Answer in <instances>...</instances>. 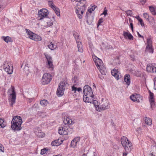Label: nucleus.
<instances>
[{"mask_svg": "<svg viewBox=\"0 0 156 156\" xmlns=\"http://www.w3.org/2000/svg\"><path fill=\"white\" fill-rule=\"evenodd\" d=\"M86 0H71L73 4L76 5V12L78 17L81 19L82 18L84 12L86 10Z\"/></svg>", "mask_w": 156, "mask_h": 156, "instance_id": "f257e3e1", "label": "nucleus"}, {"mask_svg": "<svg viewBox=\"0 0 156 156\" xmlns=\"http://www.w3.org/2000/svg\"><path fill=\"white\" fill-rule=\"evenodd\" d=\"M83 92L84 95L83 100L84 101L86 102H90L91 103L93 102L94 104L96 102H97L96 101L93 100L94 95L93 94L91 87L88 85H86L84 86Z\"/></svg>", "mask_w": 156, "mask_h": 156, "instance_id": "f03ea898", "label": "nucleus"}, {"mask_svg": "<svg viewBox=\"0 0 156 156\" xmlns=\"http://www.w3.org/2000/svg\"><path fill=\"white\" fill-rule=\"evenodd\" d=\"M121 143L126 152H129L132 149V143L125 136H123L121 139Z\"/></svg>", "mask_w": 156, "mask_h": 156, "instance_id": "7ed1b4c3", "label": "nucleus"}, {"mask_svg": "<svg viewBox=\"0 0 156 156\" xmlns=\"http://www.w3.org/2000/svg\"><path fill=\"white\" fill-rule=\"evenodd\" d=\"M11 89H9L8 91V93L10 94V97H11L10 99L11 103L10 105L12 107L13 104L15 103V101L16 98V93L15 91V88L14 87L12 86ZM9 100H10L9 99Z\"/></svg>", "mask_w": 156, "mask_h": 156, "instance_id": "20e7f679", "label": "nucleus"}, {"mask_svg": "<svg viewBox=\"0 0 156 156\" xmlns=\"http://www.w3.org/2000/svg\"><path fill=\"white\" fill-rule=\"evenodd\" d=\"M25 30L28 37L31 39L35 41H40L41 40V38L40 36L33 33L29 29H26Z\"/></svg>", "mask_w": 156, "mask_h": 156, "instance_id": "39448f33", "label": "nucleus"}, {"mask_svg": "<svg viewBox=\"0 0 156 156\" xmlns=\"http://www.w3.org/2000/svg\"><path fill=\"white\" fill-rule=\"evenodd\" d=\"M66 85L64 82H61L57 89L56 94L59 96H62L64 94Z\"/></svg>", "mask_w": 156, "mask_h": 156, "instance_id": "423d86ee", "label": "nucleus"}, {"mask_svg": "<svg viewBox=\"0 0 156 156\" xmlns=\"http://www.w3.org/2000/svg\"><path fill=\"white\" fill-rule=\"evenodd\" d=\"M52 79V76L49 73L44 74L42 77V83L43 85L49 83Z\"/></svg>", "mask_w": 156, "mask_h": 156, "instance_id": "0eeeda50", "label": "nucleus"}, {"mask_svg": "<svg viewBox=\"0 0 156 156\" xmlns=\"http://www.w3.org/2000/svg\"><path fill=\"white\" fill-rule=\"evenodd\" d=\"M49 12L47 9H42L38 12V18L39 20H41L45 17H46L48 14Z\"/></svg>", "mask_w": 156, "mask_h": 156, "instance_id": "6e6552de", "label": "nucleus"}, {"mask_svg": "<svg viewBox=\"0 0 156 156\" xmlns=\"http://www.w3.org/2000/svg\"><path fill=\"white\" fill-rule=\"evenodd\" d=\"M130 99L133 101L136 102H140L142 101L143 97L139 94H135L130 97Z\"/></svg>", "mask_w": 156, "mask_h": 156, "instance_id": "1a4fd4ad", "label": "nucleus"}, {"mask_svg": "<svg viewBox=\"0 0 156 156\" xmlns=\"http://www.w3.org/2000/svg\"><path fill=\"white\" fill-rule=\"evenodd\" d=\"M96 7L97 6L95 5L92 6V7H91L90 9H88V12H86V19H87V22L88 23H91L93 21V17L91 16H89V17H88L87 14L88 13V12L90 13H91L92 11L94 10Z\"/></svg>", "mask_w": 156, "mask_h": 156, "instance_id": "9d476101", "label": "nucleus"}, {"mask_svg": "<svg viewBox=\"0 0 156 156\" xmlns=\"http://www.w3.org/2000/svg\"><path fill=\"white\" fill-rule=\"evenodd\" d=\"M45 57L48 62L47 66L48 68L51 69H53L54 66L52 64V60L51 57L48 55H45Z\"/></svg>", "mask_w": 156, "mask_h": 156, "instance_id": "9b49d317", "label": "nucleus"}, {"mask_svg": "<svg viewBox=\"0 0 156 156\" xmlns=\"http://www.w3.org/2000/svg\"><path fill=\"white\" fill-rule=\"evenodd\" d=\"M11 122L18 123V124H22L23 121L21 117L19 116H15L13 117Z\"/></svg>", "mask_w": 156, "mask_h": 156, "instance_id": "f8f14e48", "label": "nucleus"}, {"mask_svg": "<svg viewBox=\"0 0 156 156\" xmlns=\"http://www.w3.org/2000/svg\"><path fill=\"white\" fill-rule=\"evenodd\" d=\"M58 133L61 135H66L69 134L68 129L66 127H60L58 130Z\"/></svg>", "mask_w": 156, "mask_h": 156, "instance_id": "ddd939ff", "label": "nucleus"}, {"mask_svg": "<svg viewBox=\"0 0 156 156\" xmlns=\"http://www.w3.org/2000/svg\"><path fill=\"white\" fill-rule=\"evenodd\" d=\"M6 62H4L3 66L4 70L8 74H12L13 71V68L10 69V67L8 65L6 67Z\"/></svg>", "mask_w": 156, "mask_h": 156, "instance_id": "4468645a", "label": "nucleus"}, {"mask_svg": "<svg viewBox=\"0 0 156 156\" xmlns=\"http://www.w3.org/2000/svg\"><path fill=\"white\" fill-rule=\"evenodd\" d=\"M11 128L12 129L14 130L19 131L21 129V124H18V123L11 122Z\"/></svg>", "mask_w": 156, "mask_h": 156, "instance_id": "2eb2a0df", "label": "nucleus"}, {"mask_svg": "<svg viewBox=\"0 0 156 156\" xmlns=\"http://www.w3.org/2000/svg\"><path fill=\"white\" fill-rule=\"evenodd\" d=\"M80 141L79 137H76L74 138L71 141L70 146L71 147L74 148L77 145V143Z\"/></svg>", "mask_w": 156, "mask_h": 156, "instance_id": "dca6fc26", "label": "nucleus"}, {"mask_svg": "<svg viewBox=\"0 0 156 156\" xmlns=\"http://www.w3.org/2000/svg\"><path fill=\"white\" fill-rule=\"evenodd\" d=\"M155 64H149L147 66V71L154 73Z\"/></svg>", "mask_w": 156, "mask_h": 156, "instance_id": "f3484780", "label": "nucleus"}, {"mask_svg": "<svg viewBox=\"0 0 156 156\" xmlns=\"http://www.w3.org/2000/svg\"><path fill=\"white\" fill-rule=\"evenodd\" d=\"M124 38L126 39L129 40H133V37L132 34L129 33L124 31L123 34Z\"/></svg>", "mask_w": 156, "mask_h": 156, "instance_id": "a211bd4d", "label": "nucleus"}, {"mask_svg": "<svg viewBox=\"0 0 156 156\" xmlns=\"http://www.w3.org/2000/svg\"><path fill=\"white\" fill-rule=\"evenodd\" d=\"M124 81L126 82V83L128 86L130 85V76L129 74H127L124 76Z\"/></svg>", "mask_w": 156, "mask_h": 156, "instance_id": "6ab92c4d", "label": "nucleus"}, {"mask_svg": "<svg viewBox=\"0 0 156 156\" xmlns=\"http://www.w3.org/2000/svg\"><path fill=\"white\" fill-rule=\"evenodd\" d=\"M108 103L106 102L105 103H103L99 107V110H103L105 109H108L109 107L108 105Z\"/></svg>", "mask_w": 156, "mask_h": 156, "instance_id": "aec40b11", "label": "nucleus"}, {"mask_svg": "<svg viewBox=\"0 0 156 156\" xmlns=\"http://www.w3.org/2000/svg\"><path fill=\"white\" fill-rule=\"evenodd\" d=\"M97 59H96V60H94V61L95 62V65L97 66V67H100L102 65H103L102 63V61L99 58L96 57Z\"/></svg>", "mask_w": 156, "mask_h": 156, "instance_id": "412c9836", "label": "nucleus"}, {"mask_svg": "<svg viewBox=\"0 0 156 156\" xmlns=\"http://www.w3.org/2000/svg\"><path fill=\"white\" fill-rule=\"evenodd\" d=\"M118 72L116 69H114L111 71V74L112 75L114 76L115 79L118 80L119 79V75L118 74Z\"/></svg>", "mask_w": 156, "mask_h": 156, "instance_id": "4be33fe9", "label": "nucleus"}, {"mask_svg": "<svg viewBox=\"0 0 156 156\" xmlns=\"http://www.w3.org/2000/svg\"><path fill=\"white\" fill-rule=\"evenodd\" d=\"M98 68L99 69L100 72L102 74L104 75L106 74V70L103 65H102L101 67H98Z\"/></svg>", "mask_w": 156, "mask_h": 156, "instance_id": "5701e85b", "label": "nucleus"}, {"mask_svg": "<svg viewBox=\"0 0 156 156\" xmlns=\"http://www.w3.org/2000/svg\"><path fill=\"white\" fill-rule=\"evenodd\" d=\"M6 5V3L4 0H0V11H1Z\"/></svg>", "mask_w": 156, "mask_h": 156, "instance_id": "b1692460", "label": "nucleus"}, {"mask_svg": "<svg viewBox=\"0 0 156 156\" xmlns=\"http://www.w3.org/2000/svg\"><path fill=\"white\" fill-rule=\"evenodd\" d=\"M63 122L66 125H69L72 123V120L68 117H66V118H64V119L63 120Z\"/></svg>", "mask_w": 156, "mask_h": 156, "instance_id": "393cba45", "label": "nucleus"}, {"mask_svg": "<svg viewBox=\"0 0 156 156\" xmlns=\"http://www.w3.org/2000/svg\"><path fill=\"white\" fill-rule=\"evenodd\" d=\"M2 38L3 40H4L5 42L7 43H8L9 42H13L12 39L11 37L9 36H3L2 37Z\"/></svg>", "mask_w": 156, "mask_h": 156, "instance_id": "a878e982", "label": "nucleus"}, {"mask_svg": "<svg viewBox=\"0 0 156 156\" xmlns=\"http://www.w3.org/2000/svg\"><path fill=\"white\" fill-rule=\"evenodd\" d=\"M21 67H23L24 69L28 70V64L27 61H24L21 65Z\"/></svg>", "mask_w": 156, "mask_h": 156, "instance_id": "bb28decb", "label": "nucleus"}, {"mask_svg": "<svg viewBox=\"0 0 156 156\" xmlns=\"http://www.w3.org/2000/svg\"><path fill=\"white\" fill-rule=\"evenodd\" d=\"M149 8L152 14L153 15H155L156 14V8H155L152 6H149Z\"/></svg>", "mask_w": 156, "mask_h": 156, "instance_id": "cd10ccee", "label": "nucleus"}, {"mask_svg": "<svg viewBox=\"0 0 156 156\" xmlns=\"http://www.w3.org/2000/svg\"><path fill=\"white\" fill-rule=\"evenodd\" d=\"M75 85H74L72 87V90L74 91L75 93H76V91L77 90L78 92L82 91V89L81 87H78L77 88L75 86Z\"/></svg>", "mask_w": 156, "mask_h": 156, "instance_id": "c85d7f7f", "label": "nucleus"}, {"mask_svg": "<svg viewBox=\"0 0 156 156\" xmlns=\"http://www.w3.org/2000/svg\"><path fill=\"white\" fill-rule=\"evenodd\" d=\"M145 121V123L148 125L150 126L152 123V120L150 118L146 117Z\"/></svg>", "mask_w": 156, "mask_h": 156, "instance_id": "c756f323", "label": "nucleus"}, {"mask_svg": "<svg viewBox=\"0 0 156 156\" xmlns=\"http://www.w3.org/2000/svg\"><path fill=\"white\" fill-rule=\"evenodd\" d=\"M59 140H55L53 141L51 143V145L54 146H59L61 144L58 141Z\"/></svg>", "mask_w": 156, "mask_h": 156, "instance_id": "7c9ffc66", "label": "nucleus"}, {"mask_svg": "<svg viewBox=\"0 0 156 156\" xmlns=\"http://www.w3.org/2000/svg\"><path fill=\"white\" fill-rule=\"evenodd\" d=\"M146 50L150 53H153L154 50L152 48V46H147Z\"/></svg>", "mask_w": 156, "mask_h": 156, "instance_id": "2f4dec72", "label": "nucleus"}, {"mask_svg": "<svg viewBox=\"0 0 156 156\" xmlns=\"http://www.w3.org/2000/svg\"><path fill=\"white\" fill-rule=\"evenodd\" d=\"M5 126V122L4 120L0 118V128H2Z\"/></svg>", "mask_w": 156, "mask_h": 156, "instance_id": "473e14b6", "label": "nucleus"}, {"mask_svg": "<svg viewBox=\"0 0 156 156\" xmlns=\"http://www.w3.org/2000/svg\"><path fill=\"white\" fill-rule=\"evenodd\" d=\"M40 104L43 106H46L48 104V101L45 100H43L41 101L40 102Z\"/></svg>", "mask_w": 156, "mask_h": 156, "instance_id": "72a5a7b5", "label": "nucleus"}, {"mask_svg": "<svg viewBox=\"0 0 156 156\" xmlns=\"http://www.w3.org/2000/svg\"><path fill=\"white\" fill-rule=\"evenodd\" d=\"M149 101L151 104V107L152 108L154 106L155 104L154 98H149Z\"/></svg>", "mask_w": 156, "mask_h": 156, "instance_id": "f704fd0d", "label": "nucleus"}, {"mask_svg": "<svg viewBox=\"0 0 156 156\" xmlns=\"http://www.w3.org/2000/svg\"><path fill=\"white\" fill-rule=\"evenodd\" d=\"M54 11L55 12L56 14L57 15V16H60V10L58 8H57L56 7H55L54 9H53Z\"/></svg>", "mask_w": 156, "mask_h": 156, "instance_id": "c9c22d12", "label": "nucleus"}, {"mask_svg": "<svg viewBox=\"0 0 156 156\" xmlns=\"http://www.w3.org/2000/svg\"><path fill=\"white\" fill-rule=\"evenodd\" d=\"M48 47L51 50L55 49L56 47V45L52 44L51 42L48 45Z\"/></svg>", "mask_w": 156, "mask_h": 156, "instance_id": "e433bc0d", "label": "nucleus"}, {"mask_svg": "<svg viewBox=\"0 0 156 156\" xmlns=\"http://www.w3.org/2000/svg\"><path fill=\"white\" fill-rule=\"evenodd\" d=\"M78 51L80 52H83V49L82 48V46L81 44H78L77 45Z\"/></svg>", "mask_w": 156, "mask_h": 156, "instance_id": "4c0bfd02", "label": "nucleus"}, {"mask_svg": "<svg viewBox=\"0 0 156 156\" xmlns=\"http://www.w3.org/2000/svg\"><path fill=\"white\" fill-rule=\"evenodd\" d=\"M47 19H48L47 21H48L47 22V26L48 27H50V26H52L53 23V22H52V21L49 18H48L47 17Z\"/></svg>", "mask_w": 156, "mask_h": 156, "instance_id": "58836bf2", "label": "nucleus"}, {"mask_svg": "<svg viewBox=\"0 0 156 156\" xmlns=\"http://www.w3.org/2000/svg\"><path fill=\"white\" fill-rule=\"evenodd\" d=\"M150 20H151V21L149 20V21L150 24L152 25H154L155 24V21L154 18L153 17L150 16Z\"/></svg>", "mask_w": 156, "mask_h": 156, "instance_id": "ea45409f", "label": "nucleus"}, {"mask_svg": "<svg viewBox=\"0 0 156 156\" xmlns=\"http://www.w3.org/2000/svg\"><path fill=\"white\" fill-rule=\"evenodd\" d=\"M48 4L49 6L52 9H54L56 7L54 5V4L52 1H49L48 2Z\"/></svg>", "mask_w": 156, "mask_h": 156, "instance_id": "a19ab883", "label": "nucleus"}, {"mask_svg": "<svg viewBox=\"0 0 156 156\" xmlns=\"http://www.w3.org/2000/svg\"><path fill=\"white\" fill-rule=\"evenodd\" d=\"M48 150V149L46 148H44V149L41 150V154L42 155H43L46 153Z\"/></svg>", "mask_w": 156, "mask_h": 156, "instance_id": "79ce46f5", "label": "nucleus"}, {"mask_svg": "<svg viewBox=\"0 0 156 156\" xmlns=\"http://www.w3.org/2000/svg\"><path fill=\"white\" fill-rule=\"evenodd\" d=\"M143 15L144 17L147 19V20L148 21H149L150 17L146 13H145L143 14Z\"/></svg>", "mask_w": 156, "mask_h": 156, "instance_id": "37998d69", "label": "nucleus"}, {"mask_svg": "<svg viewBox=\"0 0 156 156\" xmlns=\"http://www.w3.org/2000/svg\"><path fill=\"white\" fill-rule=\"evenodd\" d=\"M147 46H152V42L151 38H148L147 39Z\"/></svg>", "mask_w": 156, "mask_h": 156, "instance_id": "c03bdc74", "label": "nucleus"}, {"mask_svg": "<svg viewBox=\"0 0 156 156\" xmlns=\"http://www.w3.org/2000/svg\"><path fill=\"white\" fill-rule=\"evenodd\" d=\"M126 12L128 16H131L132 14V11L130 10H128Z\"/></svg>", "mask_w": 156, "mask_h": 156, "instance_id": "a18cd8bd", "label": "nucleus"}, {"mask_svg": "<svg viewBox=\"0 0 156 156\" xmlns=\"http://www.w3.org/2000/svg\"><path fill=\"white\" fill-rule=\"evenodd\" d=\"M73 34L75 37V39H76V38H78V39L79 37V35L77 33L75 32H74Z\"/></svg>", "mask_w": 156, "mask_h": 156, "instance_id": "49530a36", "label": "nucleus"}, {"mask_svg": "<svg viewBox=\"0 0 156 156\" xmlns=\"http://www.w3.org/2000/svg\"><path fill=\"white\" fill-rule=\"evenodd\" d=\"M44 133L41 131L40 132H39L38 133V134H37L38 136H41L42 137H43L44 136Z\"/></svg>", "mask_w": 156, "mask_h": 156, "instance_id": "de8ad7c7", "label": "nucleus"}, {"mask_svg": "<svg viewBox=\"0 0 156 156\" xmlns=\"http://www.w3.org/2000/svg\"><path fill=\"white\" fill-rule=\"evenodd\" d=\"M129 22L130 23V27L131 29V30L132 31H133V24L132 23V20L130 18H129Z\"/></svg>", "mask_w": 156, "mask_h": 156, "instance_id": "09e8293b", "label": "nucleus"}, {"mask_svg": "<svg viewBox=\"0 0 156 156\" xmlns=\"http://www.w3.org/2000/svg\"><path fill=\"white\" fill-rule=\"evenodd\" d=\"M103 19L102 18H101L99 19L98 21V23L97 24L98 27L101 25V24L102 23Z\"/></svg>", "mask_w": 156, "mask_h": 156, "instance_id": "8fccbe9b", "label": "nucleus"}, {"mask_svg": "<svg viewBox=\"0 0 156 156\" xmlns=\"http://www.w3.org/2000/svg\"><path fill=\"white\" fill-rule=\"evenodd\" d=\"M105 9L104 10V11L101 14V15H105V16H106L107 14V9H105Z\"/></svg>", "mask_w": 156, "mask_h": 156, "instance_id": "3c124183", "label": "nucleus"}, {"mask_svg": "<svg viewBox=\"0 0 156 156\" xmlns=\"http://www.w3.org/2000/svg\"><path fill=\"white\" fill-rule=\"evenodd\" d=\"M130 57L131 60L133 61H134L136 60L135 56L134 55H130Z\"/></svg>", "mask_w": 156, "mask_h": 156, "instance_id": "603ef678", "label": "nucleus"}, {"mask_svg": "<svg viewBox=\"0 0 156 156\" xmlns=\"http://www.w3.org/2000/svg\"><path fill=\"white\" fill-rule=\"evenodd\" d=\"M139 21L140 22V24L142 26H144V23L142 19H139Z\"/></svg>", "mask_w": 156, "mask_h": 156, "instance_id": "864d4df0", "label": "nucleus"}, {"mask_svg": "<svg viewBox=\"0 0 156 156\" xmlns=\"http://www.w3.org/2000/svg\"><path fill=\"white\" fill-rule=\"evenodd\" d=\"M150 98H154V94L153 93H151L150 91Z\"/></svg>", "mask_w": 156, "mask_h": 156, "instance_id": "5fc2aeb1", "label": "nucleus"}, {"mask_svg": "<svg viewBox=\"0 0 156 156\" xmlns=\"http://www.w3.org/2000/svg\"><path fill=\"white\" fill-rule=\"evenodd\" d=\"M76 43L77 44V45H78V44H80H80H81V42L79 40V38L78 39V38H76V39H75Z\"/></svg>", "mask_w": 156, "mask_h": 156, "instance_id": "6e6d98bb", "label": "nucleus"}, {"mask_svg": "<svg viewBox=\"0 0 156 156\" xmlns=\"http://www.w3.org/2000/svg\"><path fill=\"white\" fill-rule=\"evenodd\" d=\"M154 82V89L155 90H156V77L155 78Z\"/></svg>", "mask_w": 156, "mask_h": 156, "instance_id": "4d7b16f0", "label": "nucleus"}, {"mask_svg": "<svg viewBox=\"0 0 156 156\" xmlns=\"http://www.w3.org/2000/svg\"><path fill=\"white\" fill-rule=\"evenodd\" d=\"M137 34H138V36L139 37H142L143 38H144V37L143 36H142L138 32H137Z\"/></svg>", "mask_w": 156, "mask_h": 156, "instance_id": "13d9d810", "label": "nucleus"}, {"mask_svg": "<svg viewBox=\"0 0 156 156\" xmlns=\"http://www.w3.org/2000/svg\"><path fill=\"white\" fill-rule=\"evenodd\" d=\"M140 2H144V3L145 4L146 2V0H140Z\"/></svg>", "mask_w": 156, "mask_h": 156, "instance_id": "bf43d9fd", "label": "nucleus"}, {"mask_svg": "<svg viewBox=\"0 0 156 156\" xmlns=\"http://www.w3.org/2000/svg\"><path fill=\"white\" fill-rule=\"evenodd\" d=\"M94 56H92V57H93V59H94V60H96V59H97V58H96L97 57H96L95 56H94Z\"/></svg>", "mask_w": 156, "mask_h": 156, "instance_id": "052dcab7", "label": "nucleus"}, {"mask_svg": "<svg viewBox=\"0 0 156 156\" xmlns=\"http://www.w3.org/2000/svg\"><path fill=\"white\" fill-rule=\"evenodd\" d=\"M128 153L126 152V153H124L123 154V156H126L127 155Z\"/></svg>", "mask_w": 156, "mask_h": 156, "instance_id": "680f3d73", "label": "nucleus"}, {"mask_svg": "<svg viewBox=\"0 0 156 156\" xmlns=\"http://www.w3.org/2000/svg\"><path fill=\"white\" fill-rule=\"evenodd\" d=\"M154 73H156V65H155Z\"/></svg>", "mask_w": 156, "mask_h": 156, "instance_id": "e2e57ef3", "label": "nucleus"}, {"mask_svg": "<svg viewBox=\"0 0 156 156\" xmlns=\"http://www.w3.org/2000/svg\"><path fill=\"white\" fill-rule=\"evenodd\" d=\"M2 145L0 144V151H2Z\"/></svg>", "mask_w": 156, "mask_h": 156, "instance_id": "0e129e2a", "label": "nucleus"}, {"mask_svg": "<svg viewBox=\"0 0 156 156\" xmlns=\"http://www.w3.org/2000/svg\"><path fill=\"white\" fill-rule=\"evenodd\" d=\"M136 18L138 20V21H139V19H142L140 18L139 16H138L137 17H136Z\"/></svg>", "mask_w": 156, "mask_h": 156, "instance_id": "69168bd1", "label": "nucleus"}, {"mask_svg": "<svg viewBox=\"0 0 156 156\" xmlns=\"http://www.w3.org/2000/svg\"><path fill=\"white\" fill-rule=\"evenodd\" d=\"M75 79H76L77 78H75H75H74L73 80V81L74 80V82H75H75H76V80H75Z\"/></svg>", "mask_w": 156, "mask_h": 156, "instance_id": "338daca9", "label": "nucleus"}, {"mask_svg": "<svg viewBox=\"0 0 156 156\" xmlns=\"http://www.w3.org/2000/svg\"><path fill=\"white\" fill-rule=\"evenodd\" d=\"M82 156H87V155L85 154H84Z\"/></svg>", "mask_w": 156, "mask_h": 156, "instance_id": "774afa93", "label": "nucleus"}]
</instances>
